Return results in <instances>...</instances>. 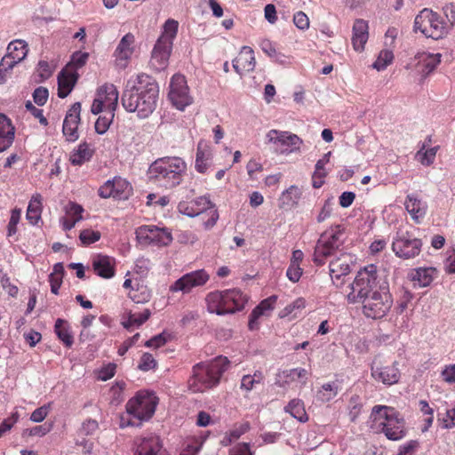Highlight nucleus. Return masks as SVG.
I'll return each instance as SVG.
<instances>
[{
    "mask_svg": "<svg viewBox=\"0 0 455 455\" xmlns=\"http://www.w3.org/2000/svg\"><path fill=\"white\" fill-rule=\"evenodd\" d=\"M266 138L268 143L280 148L281 154L289 155L299 152L303 140L296 134L288 131L270 130Z\"/></svg>",
    "mask_w": 455,
    "mask_h": 455,
    "instance_id": "nucleus-12",
    "label": "nucleus"
},
{
    "mask_svg": "<svg viewBox=\"0 0 455 455\" xmlns=\"http://www.w3.org/2000/svg\"><path fill=\"white\" fill-rule=\"evenodd\" d=\"M115 198L119 200L127 199L132 194V186L131 184L124 179L122 178H115L112 180Z\"/></svg>",
    "mask_w": 455,
    "mask_h": 455,
    "instance_id": "nucleus-38",
    "label": "nucleus"
},
{
    "mask_svg": "<svg viewBox=\"0 0 455 455\" xmlns=\"http://www.w3.org/2000/svg\"><path fill=\"white\" fill-rule=\"evenodd\" d=\"M212 208H214V204L209 197L204 196L190 202H180L178 205L179 212L190 218L198 216Z\"/></svg>",
    "mask_w": 455,
    "mask_h": 455,
    "instance_id": "nucleus-21",
    "label": "nucleus"
},
{
    "mask_svg": "<svg viewBox=\"0 0 455 455\" xmlns=\"http://www.w3.org/2000/svg\"><path fill=\"white\" fill-rule=\"evenodd\" d=\"M135 455H168L159 436L148 434L134 441Z\"/></svg>",
    "mask_w": 455,
    "mask_h": 455,
    "instance_id": "nucleus-16",
    "label": "nucleus"
},
{
    "mask_svg": "<svg viewBox=\"0 0 455 455\" xmlns=\"http://www.w3.org/2000/svg\"><path fill=\"white\" fill-rule=\"evenodd\" d=\"M343 230L338 226L323 233L318 239L314 251L313 261L317 266H322L326 259L337 254L342 244Z\"/></svg>",
    "mask_w": 455,
    "mask_h": 455,
    "instance_id": "nucleus-10",
    "label": "nucleus"
},
{
    "mask_svg": "<svg viewBox=\"0 0 455 455\" xmlns=\"http://www.w3.org/2000/svg\"><path fill=\"white\" fill-rule=\"evenodd\" d=\"M80 113L81 103L75 102L66 114L62 132L66 140L69 142H74L79 138L77 128L80 123Z\"/></svg>",
    "mask_w": 455,
    "mask_h": 455,
    "instance_id": "nucleus-20",
    "label": "nucleus"
},
{
    "mask_svg": "<svg viewBox=\"0 0 455 455\" xmlns=\"http://www.w3.org/2000/svg\"><path fill=\"white\" fill-rule=\"evenodd\" d=\"M405 209L411 219L417 223L424 218L427 213V204L419 199L415 195H408L404 203Z\"/></svg>",
    "mask_w": 455,
    "mask_h": 455,
    "instance_id": "nucleus-30",
    "label": "nucleus"
},
{
    "mask_svg": "<svg viewBox=\"0 0 455 455\" xmlns=\"http://www.w3.org/2000/svg\"><path fill=\"white\" fill-rule=\"evenodd\" d=\"M116 365L115 363H108L103 366L99 371V379L106 381L110 379L116 373Z\"/></svg>",
    "mask_w": 455,
    "mask_h": 455,
    "instance_id": "nucleus-63",
    "label": "nucleus"
},
{
    "mask_svg": "<svg viewBox=\"0 0 455 455\" xmlns=\"http://www.w3.org/2000/svg\"><path fill=\"white\" fill-rule=\"evenodd\" d=\"M347 299L350 303H361L363 314L371 319L384 317L393 305L388 283L379 277L374 264L367 265L357 272Z\"/></svg>",
    "mask_w": 455,
    "mask_h": 455,
    "instance_id": "nucleus-1",
    "label": "nucleus"
},
{
    "mask_svg": "<svg viewBox=\"0 0 455 455\" xmlns=\"http://www.w3.org/2000/svg\"><path fill=\"white\" fill-rule=\"evenodd\" d=\"M355 262V255L347 252H339L330 261V276L333 283L339 281L343 276L351 272V267Z\"/></svg>",
    "mask_w": 455,
    "mask_h": 455,
    "instance_id": "nucleus-19",
    "label": "nucleus"
},
{
    "mask_svg": "<svg viewBox=\"0 0 455 455\" xmlns=\"http://www.w3.org/2000/svg\"><path fill=\"white\" fill-rule=\"evenodd\" d=\"M277 300V296L272 295L267 299H263L254 309L253 315L261 316L264 315L267 311H271Z\"/></svg>",
    "mask_w": 455,
    "mask_h": 455,
    "instance_id": "nucleus-43",
    "label": "nucleus"
},
{
    "mask_svg": "<svg viewBox=\"0 0 455 455\" xmlns=\"http://www.w3.org/2000/svg\"><path fill=\"white\" fill-rule=\"evenodd\" d=\"M202 445L203 441H201L200 439H188L183 443V448L180 455H196L198 451L201 450Z\"/></svg>",
    "mask_w": 455,
    "mask_h": 455,
    "instance_id": "nucleus-44",
    "label": "nucleus"
},
{
    "mask_svg": "<svg viewBox=\"0 0 455 455\" xmlns=\"http://www.w3.org/2000/svg\"><path fill=\"white\" fill-rule=\"evenodd\" d=\"M437 418L442 421L443 427L451 428L455 427V407L452 409H446L444 413L438 412Z\"/></svg>",
    "mask_w": 455,
    "mask_h": 455,
    "instance_id": "nucleus-48",
    "label": "nucleus"
},
{
    "mask_svg": "<svg viewBox=\"0 0 455 455\" xmlns=\"http://www.w3.org/2000/svg\"><path fill=\"white\" fill-rule=\"evenodd\" d=\"M209 279L210 275L204 269L192 271L177 279L170 286V291L189 293L194 288L204 285Z\"/></svg>",
    "mask_w": 455,
    "mask_h": 455,
    "instance_id": "nucleus-15",
    "label": "nucleus"
},
{
    "mask_svg": "<svg viewBox=\"0 0 455 455\" xmlns=\"http://www.w3.org/2000/svg\"><path fill=\"white\" fill-rule=\"evenodd\" d=\"M330 156L331 152H328L316 162L315 169L314 172V178L323 179L327 175V172L325 171L324 166L329 162Z\"/></svg>",
    "mask_w": 455,
    "mask_h": 455,
    "instance_id": "nucleus-53",
    "label": "nucleus"
},
{
    "mask_svg": "<svg viewBox=\"0 0 455 455\" xmlns=\"http://www.w3.org/2000/svg\"><path fill=\"white\" fill-rule=\"evenodd\" d=\"M259 47L268 57L275 61H281V58L283 57V54L276 51L274 44L268 39H262L259 43Z\"/></svg>",
    "mask_w": 455,
    "mask_h": 455,
    "instance_id": "nucleus-46",
    "label": "nucleus"
},
{
    "mask_svg": "<svg viewBox=\"0 0 455 455\" xmlns=\"http://www.w3.org/2000/svg\"><path fill=\"white\" fill-rule=\"evenodd\" d=\"M371 376L377 382L392 386L398 383L401 373L396 362L390 365H381L373 362L371 366Z\"/></svg>",
    "mask_w": 455,
    "mask_h": 455,
    "instance_id": "nucleus-18",
    "label": "nucleus"
},
{
    "mask_svg": "<svg viewBox=\"0 0 455 455\" xmlns=\"http://www.w3.org/2000/svg\"><path fill=\"white\" fill-rule=\"evenodd\" d=\"M15 130L11 120L4 114H0V152L8 149L14 140Z\"/></svg>",
    "mask_w": 455,
    "mask_h": 455,
    "instance_id": "nucleus-28",
    "label": "nucleus"
},
{
    "mask_svg": "<svg viewBox=\"0 0 455 455\" xmlns=\"http://www.w3.org/2000/svg\"><path fill=\"white\" fill-rule=\"evenodd\" d=\"M442 379L448 384H455V363L446 365L441 372Z\"/></svg>",
    "mask_w": 455,
    "mask_h": 455,
    "instance_id": "nucleus-61",
    "label": "nucleus"
},
{
    "mask_svg": "<svg viewBox=\"0 0 455 455\" xmlns=\"http://www.w3.org/2000/svg\"><path fill=\"white\" fill-rule=\"evenodd\" d=\"M228 363L227 357L218 356L210 363L196 364L188 379L189 389L194 393L204 392L217 386Z\"/></svg>",
    "mask_w": 455,
    "mask_h": 455,
    "instance_id": "nucleus-3",
    "label": "nucleus"
},
{
    "mask_svg": "<svg viewBox=\"0 0 455 455\" xmlns=\"http://www.w3.org/2000/svg\"><path fill=\"white\" fill-rule=\"evenodd\" d=\"M115 112L108 111L103 116H100L95 123V130L99 134H103L108 129L113 118Z\"/></svg>",
    "mask_w": 455,
    "mask_h": 455,
    "instance_id": "nucleus-47",
    "label": "nucleus"
},
{
    "mask_svg": "<svg viewBox=\"0 0 455 455\" xmlns=\"http://www.w3.org/2000/svg\"><path fill=\"white\" fill-rule=\"evenodd\" d=\"M159 87L152 76L140 73L131 77L124 87L121 102L128 112L137 113L139 118H148L156 109Z\"/></svg>",
    "mask_w": 455,
    "mask_h": 455,
    "instance_id": "nucleus-2",
    "label": "nucleus"
},
{
    "mask_svg": "<svg viewBox=\"0 0 455 455\" xmlns=\"http://www.w3.org/2000/svg\"><path fill=\"white\" fill-rule=\"evenodd\" d=\"M92 156V151L90 149L86 142L81 143L77 149L74 150L70 155V162L74 165H81L88 161Z\"/></svg>",
    "mask_w": 455,
    "mask_h": 455,
    "instance_id": "nucleus-37",
    "label": "nucleus"
},
{
    "mask_svg": "<svg viewBox=\"0 0 455 455\" xmlns=\"http://www.w3.org/2000/svg\"><path fill=\"white\" fill-rule=\"evenodd\" d=\"M340 389L341 387L338 380L324 383L317 391L316 397L322 403H328L337 396Z\"/></svg>",
    "mask_w": 455,
    "mask_h": 455,
    "instance_id": "nucleus-33",
    "label": "nucleus"
},
{
    "mask_svg": "<svg viewBox=\"0 0 455 455\" xmlns=\"http://www.w3.org/2000/svg\"><path fill=\"white\" fill-rule=\"evenodd\" d=\"M362 407L363 403L360 396L357 395H352L348 403L349 416L352 421H355L357 419L361 413Z\"/></svg>",
    "mask_w": 455,
    "mask_h": 455,
    "instance_id": "nucleus-49",
    "label": "nucleus"
},
{
    "mask_svg": "<svg viewBox=\"0 0 455 455\" xmlns=\"http://www.w3.org/2000/svg\"><path fill=\"white\" fill-rule=\"evenodd\" d=\"M247 300V296L238 289L214 291L208 293L205 298L207 310L218 315L241 311Z\"/></svg>",
    "mask_w": 455,
    "mask_h": 455,
    "instance_id": "nucleus-6",
    "label": "nucleus"
},
{
    "mask_svg": "<svg viewBox=\"0 0 455 455\" xmlns=\"http://www.w3.org/2000/svg\"><path fill=\"white\" fill-rule=\"evenodd\" d=\"M232 455H253L251 451L250 444L247 443H240L234 446L231 450Z\"/></svg>",
    "mask_w": 455,
    "mask_h": 455,
    "instance_id": "nucleus-64",
    "label": "nucleus"
},
{
    "mask_svg": "<svg viewBox=\"0 0 455 455\" xmlns=\"http://www.w3.org/2000/svg\"><path fill=\"white\" fill-rule=\"evenodd\" d=\"M421 247L422 241L408 232H397L392 243L395 254L403 259L417 257L421 251Z\"/></svg>",
    "mask_w": 455,
    "mask_h": 455,
    "instance_id": "nucleus-11",
    "label": "nucleus"
},
{
    "mask_svg": "<svg viewBox=\"0 0 455 455\" xmlns=\"http://www.w3.org/2000/svg\"><path fill=\"white\" fill-rule=\"evenodd\" d=\"M49 92L44 87H38L34 91L33 99L38 106H44L48 100Z\"/></svg>",
    "mask_w": 455,
    "mask_h": 455,
    "instance_id": "nucleus-60",
    "label": "nucleus"
},
{
    "mask_svg": "<svg viewBox=\"0 0 455 455\" xmlns=\"http://www.w3.org/2000/svg\"><path fill=\"white\" fill-rule=\"evenodd\" d=\"M135 50V36L127 33L119 41L114 53V61L116 68L124 69L128 67Z\"/></svg>",
    "mask_w": 455,
    "mask_h": 455,
    "instance_id": "nucleus-17",
    "label": "nucleus"
},
{
    "mask_svg": "<svg viewBox=\"0 0 455 455\" xmlns=\"http://www.w3.org/2000/svg\"><path fill=\"white\" fill-rule=\"evenodd\" d=\"M52 407V403L44 404L43 406L36 409L30 415V420L36 423L42 422L49 414Z\"/></svg>",
    "mask_w": 455,
    "mask_h": 455,
    "instance_id": "nucleus-52",
    "label": "nucleus"
},
{
    "mask_svg": "<svg viewBox=\"0 0 455 455\" xmlns=\"http://www.w3.org/2000/svg\"><path fill=\"white\" fill-rule=\"evenodd\" d=\"M28 52V44L25 41L13 40L8 44L6 54L3 59L15 66L26 58Z\"/></svg>",
    "mask_w": 455,
    "mask_h": 455,
    "instance_id": "nucleus-25",
    "label": "nucleus"
},
{
    "mask_svg": "<svg viewBox=\"0 0 455 455\" xmlns=\"http://www.w3.org/2000/svg\"><path fill=\"white\" fill-rule=\"evenodd\" d=\"M118 91L112 84H105L98 89L97 98L101 100L108 111L115 112L118 104Z\"/></svg>",
    "mask_w": 455,
    "mask_h": 455,
    "instance_id": "nucleus-26",
    "label": "nucleus"
},
{
    "mask_svg": "<svg viewBox=\"0 0 455 455\" xmlns=\"http://www.w3.org/2000/svg\"><path fill=\"white\" fill-rule=\"evenodd\" d=\"M394 60L393 52L387 49L380 51L377 60L372 64V68L378 71H381L387 68L388 65L392 63Z\"/></svg>",
    "mask_w": 455,
    "mask_h": 455,
    "instance_id": "nucleus-42",
    "label": "nucleus"
},
{
    "mask_svg": "<svg viewBox=\"0 0 455 455\" xmlns=\"http://www.w3.org/2000/svg\"><path fill=\"white\" fill-rule=\"evenodd\" d=\"M168 97L172 105L180 110H184L187 106L192 103L193 99L189 94L184 76L176 74L172 77Z\"/></svg>",
    "mask_w": 455,
    "mask_h": 455,
    "instance_id": "nucleus-13",
    "label": "nucleus"
},
{
    "mask_svg": "<svg viewBox=\"0 0 455 455\" xmlns=\"http://www.w3.org/2000/svg\"><path fill=\"white\" fill-rule=\"evenodd\" d=\"M99 427V424L95 419H87L85 420L79 432L83 435H92Z\"/></svg>",
    "mask_w": 455,
    "mask_h": 455,
    "instance_id": "nucleus-62",
    "label": "nucleus"
},
{
    "mask_svg": "<svg viewBox=\"0 0 455 455\" xmlns=\"http://www.w3.org/2000/svg\"><path fill=\"white\" fill-rule=\"evenodd\" d=\"M186 171L187 164L182 158L167 156L151 164L148 177L166 188H172L180 184Z\"/></svg>",
    "mask_w": 455,
    "mask_h": 455,
    "instance_id": "nucleus-5",
    "label": "nucleus"
},
{
    "mask_svg": "<svg viewBox=\"0 0 455 455\" xmlns=\"http://www.w3.org/2000/svg\"><path fill=\"white\" fill-rule=\"evenodd\" d=\"M301 192L296 186H291L283 192L280 201L283 205L292 206L296 204L300 198Z\"/></svg>",
    "mask_w": 455,
    "mask_h": 455,
    "instance_id": "nucleus-41",
    "label": "nucleus"
},
{
    "mask_svg": "<svg viewBox=\"0 0 455 455\" xmlns=\"http://www.w3.org/2000/svg\"><path fill=\"white\" fill-rule=\"evenodd\" d=\"M83 212L84 208L80 204L76 203L70 202L66 207V214L69 219H71L76 223L83 219Z\"/></svg>",
    "mask_w": 455,
    "mask_h": 455,
    "instance_id": "nucleus-50",
    "label": "nucleus"
},
{
    "mask_svg": "<svg viewBox=\"0 0 455 455\" xmlns=\"http://www.w3.org/2000/svg\"><path fill=\"white\" fill-rule=\"evenodd\" d=\"M54 331L58 338L63 342L66 347H71L74 339L68 326L66 322L60 318L57 319L54 325Z\"/></svg>",
    "mask_w": 455,
    "mask_h": 455,
    "instance_id": "nucleus-39",
    "label": "nucleus"
},
{
    "mask_svg": "<svg viewBox=\"0 0 455 455\" xmlns=\"http://www.w3.org/2000/svg\"><path fill=\"white\" fill-rule=\"evenodd\" d=\"M20 414L18 411H13L12 415L5 419L1 424H0V437L12 429L13 425L19 420Z\"/></svg>",
    "mask_w": 455,
    "mask_h": 455,
    "instance_id": "nucleus-55",
    "label": "nucleus"
},
{
    "mask_svg": "<svg viewBox=\"0 0 455 455\" xmlns=\"http://www.w3.org/2000/svg\"><path fill=\"white\" fill-rule=\"evenodd\" d=\"M20 219V210L13 209L11 213V218L8 223V235H14L17 231V225Z\"/></svg>",
    "mask_w": 455,
    "mask_h": 455,
    "instance_id": "nucleus-58",
    "label": "nucleus"
},
{
    "mask_svg": "<svg viewBox=\"0 0 455 455\" xmlns=\"http://www.w3.org/2000/svg\"><path fill=\"white\" fill-rule=\"evenodd\" d=\"M233 68L240 76L251 72L256 66L253 50L250 46H243L238 55L232 60Z\"/></svg>",
    "mask_w": 455,
    "mask_h": 455,
    "instance_id": "nucleus-22",
    "label": "nucleus"
},
{
    "mask_svg": "<svg viewBox=\"0 0 455 455\" xmlns=\"http://www.w3.org/2000/svg\"><path fill=\"white\" fill-rule=\"evenodd\" d=\"M369 27L367 21L362 19L355 20L352 28V44L355 52H361L369 38Z\"/></svg>",
    "mask_w": 455,
    "mask_h": 455,
    "instance_id": "nucleus-24",
    "label": "nucleus"
},
{
    "mask_svg": "<svg viewBox=\"0 0 455 455\" xmlns=\"http://www.w3.org/2000/svg\"><path fill=\"white\" fill-rule=\"evenodd\" d=\"M303 273V269L300 267V265L298 264H291L286 271V276L292 283L299 282Z\"/></svg>",
    "mask_w": 455,
    "mask_h": 455,
    "instance_id": "nucleus-57",
    "label": "nucleus"
},
{
    "mask_svg": "<svg viewBox=\"0 0 455 455\" xmlns=\"http://www.w3.org/2000/svg\"><path fill=\"white\" fill-rule=\"evenodd\" d=\"M14 67L15 66L2 58L0 61V84H3L7 81Z\"/></svg>",
    "mask_w": 455,
    "mask_h": 455,
    "instance_id": "nucleus-56",
    "label": "nucleus"
},
{
    "mask_svg": "<svg viewBox=\"0 0 455 455\" xmlns=\"http://www.w3.org/2000/svg\"><path fill=\"white\" fill-rule=\"evenodd\" d=\"M100 233L91 229L81 231L79 239L84 245H90L100 239Z\"/></svg>",
    "mask_w": 455,
    "mask_h": 455,
    "instance_id": "nucleus-51",
    "label": "nucleus"
},
{
    "mask_svg": "<svg viewBox=\"0 0 455 455\" xmlns=\"http://www.w3.org/2000/svg\"><path fill=\"white\" fill-rule=\"evenodd\" d=\"M442 55L440 53H422L419 57L424 67L423 72L427 74L432 72L441 62Z\"/></svg>",
    "mask_w": 455,
    "mask_h": 455,
    "instance_id": "nucleus-40",
    "label": "nucleus"
},
{
    "mask_svg": "<svg viewBox=\"0 0 455 455\" xmlns=\"http://www.w3.org/2000/svg\"><path fill=\"white\" fill-rule=\"evenodd\" d=\"M76 76L67 70H62L58 75V96L66 98L73 90L76 83Z\"/></svg>",
    "mask_w": 455,
    "mask_h": 455,
    "instance_id": "nucleus-31",
    "label": "nucleus"
},
{
    "mask_svg": "<svg viewBox=\"0 0 455 455\" xmlns=\"http://www.w3.org/2000/svg\"><path fill=\"white\" fill-rule=\"evenodd\" d=\"M92 268L99 276L105 279L115 275L114 259L108 256H96L92 259Z\"/></svg>",
    "mask_w": 455,
    "mask_h": 455,
    "instance_id": "nucleus-29",
    "label": "nucleus"
},
{
    "mask_svg": "<svg viewBox=\"0 0 455 455\" xmlns=\"http://www.w3.org/2000/svg\"><path fill=\"white\" fill-rule=\"evenodd\" d=\"M178 28V21L172 19L167 20L164 25V31L157 39L151 53L150 64L157 71L164 70L168 65Z\"/></svg>",
    "mask_w": 455,
    "mask_h": 455,
    "instance_id": "nucleus-8",
    "label": "nucleus"
},
{
    "mask_svg": "<svg viewBox=\"0 0 455 455\" xmlns=\"http://www.w3.org/2000/svg\"><path fill=\"white\" fill-rule=\"evenodd\" d=\"M42 213V196L39 194H36L32 196L29 201L28 210H27V220L32 225H36L38 223L41 219Z\"/></svg>",
    "mask_w": 455,
    "mask_h": 455,
    "instance_id": "nucleus-34",
    "label": "nucleus"
},
{
    "mask_svg": "<svg viewBox=\"0 0 455 455\" xmlns=\"http://www.w3.org/2000/svg\"><path fill=\"white\" fill-rule=\"evenodd\" d=\"M308 378V371L304 368H293L280 371L275 376V385L285 387L294 382H300L306 385Z\"/></svg>",
    "mask_w": 455,
    "mask_h": 455,
    "instance_id": "nucleus-23",
    "label": "nucleus"
},
{
    "mask_svg": "<svg viewBox=\"0 0 455 455\" xmlns=\"http://www.w3.org/2000/svg\"><path fill=\"white\" fill-rule=\"evenodd\" d=\"M436 275L435 267H419L411 273V279L419 287L428 286Z\"/></svg>",
    "mask_w": 455,
    "mask_h": 455,
    "instance_id": "nucleus-32",
    "label": "nucleus"
},
{
    "mask_svg": "<svg viewBox=\"0 0 455 455\" xmlns=\"http://www.w3.org/2000/svg\"><path fill=\"white\" fill-rule=\"evenodd\" d=\"M413 30L435 40L444 37L448 32L443 19L428 8H424L415 17Z\"/></svg>",
    "mask_w": 455,
    "mask_h": 455,
    "instance_id": "nucleus-9",
    "label": "nucleus"
},
{
    "mask_svg": "<svg viewBox=\"0 0 455 455\" xmlns=\"http://www.w3.org/2000/svg\"><path fill=\"white\" fill-rule=\"evenodd\" d=\"M293 23L301 30H305L309 28V19L303 12H297L293 15Z\"/></svg>",
    "mask_w": 455,
    "mask_h": 455,
    "instance_id": "nucleus-59",
    "label": "nucleus"
},
{
    "mask_svg": "<svg viewBox=\"0 0 455 455\" xmlns=\"http://www.w3.org/2000/svg\"><path fill=\"white\" fill-rule=\"evenodd\" d=\"M212 151L211 147L204 142L199 141L196 148L195 168L199 173H205L212 164Z\"/></svg>",
    "mask_w": 455,
    "mask_h": 455,
    "instance_id": "nucleus-27",
    "label": "nucleus"
},
{
    "mask_svg": "<svg viewBox=\"0 0 455 455\" xmlns=\"http://www.w3.org/2000/svg\"><path fill=\"white\" fill-rule=\"evenodd\" d=\"M156 364L157 363L151 354L144 353L140 358L139 369L143 371H148L149 370L155 369Z\"/></svg>",
    "mask_w": 455,
    "mask_h": 455,
    "instance_id": "nucleus-54",
    "label": "nucleus"
},
{
    "mask_svg": "<svg viewBox=\"0 0 455 455\" xmlns=\"http://www.w3.org/2000/svg\"><path fill=\"white\" fill-rule=\"evenodd\" d=\"M371 419L382 426V431L389 440H400L405 435L404 420L393 407L375 405Z\"/></svg>",
    "mask_w": 455,
    "mask_h": 455,
    "instance_id": "nucleus-7",
    "label": "nucleus"
},
{
    "mask_svg": "<svg viewBox=\"0 0 455 455\" xmlns=\"http://www.w3.org/2000/svg\"><path fill=\"white\" fill-rule=\"evenodd\" d=\"M139 242L144 245L166 246L172 241V234L166 228L156 226H141L136 230Z\"/></svg>",
    "mask_w": 455,
    "mask_h": 455,
    "instance_id": "nucleus-14",
    "label": "nucleus"
},
{
    "mask_svg": "<svg viewBox=\"0 0 455 455\" xmlns=\"http://www.w3.org/2000/svg\"><path fill=\"white\" fill-rule=\"evenodd\" d=\"M284 411L291 414L299 422H307L308 416L306 412L304 403L300 399H292L284 407Z\"/></svg>",
    "mask_w": 455,
    "mask_h": 455,
    "instance_id": "nucleus-36",
    "label": "nucleus"
},
{
    "mask_svg": "<svg viewBox=\"0 0 455 455\" xmlns=\"http://www.w3.org/2000/svg\"><path fill=\"white\" fill-rule=\"evenodd\" d=\"M158 398L148 391H139L126 403V415L120 419V427H140L143 421L152 418L155 413Z\"/></svg>",
    "mask_w": 455,
    "mask_h": 455,
    "instance_id": "nucleus-4",
    "label": "nucleus"
},
{
    "mask_svg": "<svg viewBox=\"0 0 455 455\" xmlns=\"http://www.w3.org/2000/svg\"><path fill=\"white\" fill-rule=\"evenodd\" d=\"M151 315V311L148 308L144 309L142 312H133L130 310L127 313V317L124 316V321L122 322L123 326L125 329H130L132 326H140L142 325Z\"/></svg>",
    "mask_w": 455,
    "mask_h": 455,
    "instance_id": "nucleus-35",
    "label": "nucleus"
},
{
    "mask_svg": "<svg viewBox=\"0 0 455 455\" xmlns=\"http://www.w3.org/2000/svg\"><path fill=\"white\" fill-rule=\"evenodd\" d=\"M436 152V147L430 148L427 150H424L423 147L417 152L416 157L423 165L428 166L434 163Z\"/></svg>",
    "mask_w": 455,
    "mask_h": 455,
    "instance_id": "nucleus-45",
    "label": "nucleus"
}]
</instances>
